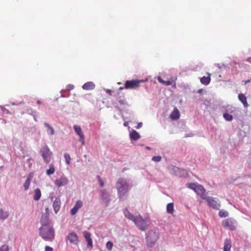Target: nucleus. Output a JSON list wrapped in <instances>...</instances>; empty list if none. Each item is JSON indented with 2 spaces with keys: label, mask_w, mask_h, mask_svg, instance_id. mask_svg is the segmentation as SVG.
Instances as JSON below:
<instances>
[{
  "label": "nucleus",
  "mask_w": 251,
  "mask_h": 251,
  "mask_svg": "<svg viewBox=\"0 0 251 251\" xmlns=\"http://www.w3.org/2000/svg\"><path fill=\"white\" fill-rule=\"evenodd\" d=\"M222 225L225 228L234 230L236 229L237 222L233 218H229L223 221Z\"/></svg>",
  "instance_id": "6"
},
{
  "label": "nucleus",
  "mask_w": 251,
  "mask_h": 251,
  "mask_svg": "<svg viewBox=\"0 0 251 251\" xmlns=\"http://www.w3.org/2000/svg\"><path fill=\"white\" fill-rule=\"evenodd\" d=\"M203 91V90L202 89H200L198 90V93H201Z\"/></svg>",
  "instance_id": "44"
},
{
  "label": "nucleus",
  "mask_w": 251,
  "mask_h": 251,
  "mask_svg": "<svg viewBox=\"0 0 251 251\" xmlns=\"http://www.w3.org/2000/svg\"><path fill=\"white\" fill-rule=\"evenodd\" d=\"M60 204L61 201L60 199L58 198H56L53 203V209L56 214L58 212V211L60 209Z\"/></svg>",
  "instance_id": "17"
},
{
  "label": "nucleus",
  "mask_w": 251,
  "mask_h": 251,
  "mask_svg": "<svg viewBox=\"0 0 251 251\" xmlns=\"http://www.w3.org/2000/svg\"><path fill=\"white\" fill-rule=\"evenodd\" d=\"M134 223L142 231H145L150 226V222L143 219L141 216L136 217Z\"/></svg>",
  "instance_id": "5"
},
{
  "label": "nucleus",
  "mask_w": 251,
  "mask_h": 251,
  "mask_svg": "<svg viewBox=\"0 0 251 251\" xmlns=\"http://www.w3.org/2000/svg\"><path fill=\"white\" fill-rule=\"evenodd\" d=\"M180 114L178 110L176 108H175L173 112L170 115V118L172 120H176L179 119Z\"/></svg>",
  "instance_id": "19"
},
{
  "label": "nucleus",
  "mask_w": 251,
  "mask_h": 251,
  "mask_svg": "<svg viewBox=\"0 0 251 251\" xmlns=\"http://www.w3.org/2000/svg\"><path fill=\"white\" fill-rule=\"evenodd\" d=\"M97 177L98 179V181L99 182V184L100 187H102L104 186V182L101 179V177L99 176H97Z\"/></svg>",
  "instance_id": "38"
},
{
  "label": "nucleus",
  "mask_w": 251,
  "mask_h": 251,
  "mask_svg": "<svg viewBox=\"0 0 251 251\" xmlns=\"http://www.w3.org/2000/svg\"><path fill=\"white\" fill-rule=\"evenodd\" d=\"M83 206V202L80 200H78L75 202L74 206L71 210L72 215H75L76 214L78 210Z\"/></svg>",
  "instance_id": "14"
},
{
  "label": "nucleus",
  "mask_w": 251,
  "mask_h": 251,
  "mask_svg": "<svg viewBox=\"0 0 251 251\" xmlns=\"http://www.w3.org/2000/svg\"><path fill=\"white\" fill-rule=\"evenodd\" d=\"M204 200L206 201L210 207L216 209H219L220 208V204L214 198L206 196V198Z\"/></svg>",
  "instance_id": "9"
},
{
  "label": "nucleus",
  "mask_w": 251,
  "mask_h": 251,
  "mask_svg": "<svg viewBox=\"0 0 251 251\" xmlns=\"http://www.w3.org/2000/svg\"><path fill=\"white\" fill-rule=\"evenodd\" d=\"M44 125L48 128V130L50 131V135H52L54 134V131L52 127H51L48 123H45Z\"/></svg>",
  "instance_id": "30"
},
{
  "label": "nucleus",
  "mask_w": 251,
  "mask_h": 251,
  "mask_svg": "<svg viewBox=\"0 0 251 251\" xmlns=\"http://www.w3.org/2000/svg\"><path fill=\"white\" fill-rule=\"evenodd\" d=\"M113 244L112 242L108 241L106 243V247L108 250L111 251L113 248Z\"/></svg>",
  "instance_id": "34"
},
{
  "label": "nucleus",
  "mask_w": 251,
  "mask_h": 251,
  "mask_svg": "<svg viewBox=\"0 0 251 251\" xmlns=\"http://www.w3.org/2000/svg\"><path fill=\"white\" fill-rule=\"evenodd\" d=\"M41 226L39 228V234L45 240L52 241L55 237V231L50 225V222L42 221L40 222Z\"/></svg>",
  "instance_id": "1"
},
{
  "label": "nucleus",
  "mask_w": 251,
  "mask_h": 251,
  "mask_svg": "<svg viewBox=\"0 0 251 251\" xmlns=\"http://www.w3.org/2000/svg\"><path fill=\"white\" fill-rule=\"evenodd\" d=\"M219 216L220 217H226L228 216V213L226 211L221 210L219 212Z\"/></svg>",
  "instance_id": "32"
},
{
  "label": "nucleus",
  "mask_w": 251,
  "mask_h": 251,
  "mask_svg": "<svg viewBox=\"0 0 251 251\" xmlns=\"http://www.w3.org/2000/svg\"><path fill=\"white\" fill-rule=\"evenodd\" d=\"M74 128L75 132L79 137V140L81 141L82 145H85L84 136L82 132L81 127L79 126L75 125Z\"/></svg>",
  "instance_id": "13"
},
{
  "label": "nucleus",
  "mask_w": 251,
  "mask_h": 251,
  "mask_svg": "<svg viewBox=\"0 0 251 251\" xmlns=\"http://www.w3.org/2000/svg\"><path fill=\"white\" fill-rule=\"evenodd\" d=\"M116 188L120 199L123 198L127 194L129 189V184L126 180L123 178L118 179L116 183Z\"/></svg>",
  "instance_id": "2"
},
{
  "label": "nucleus",
  "mask_w": 251,
  "mask_h": 251,
  "mask_svg": "<svg viewBox=\"0 0 251 251\" xmlns=\"http://www.w3.org/2000/svg\"><path fill=\"white\" fill-rule=\"evenodd\" d=\"M37 102L38 104H40V101L39 100H38Z\"/></svg>",
  "instance_id": "48"
},
{
  "label": "nucleus",
  "mask_w": 251,
  "mask_h": 251,
  "mask_svg": "<svg viewBox=\"0 0 251 251\" xmlns=\"http://www.w3.org/2000/svg\"><path fill=\"white\" fill-rule=\"evenodd\" d=\"M186 185L188 188L193 190L200 196L202 199L204 200L206 198V190L202 185L193 183H187Z\"/></svg>",
  "instance_id": "4"
},
{
  "label": "nucleus",
  "mask_w": 251,
  "mask_h": 251,
  "mask_svg": "<svg viewBox=\"0 0 251 251\" xmlns=\"http://www.w3.org/2000/svg\"><path fill=\"white\" fill-rule=\"evenodd\" d=\"M64 158L65 159L66 163L68 165H69L70 164L71 159L70 155L67 153H65L64 154Z\"/></svg>",
  "instance_id": "33"
},
{
  "label": "nucleus",
  "mask_w": 251,
  "mask_h": 251,
  "mask_svg": "<svg viewBox=\"0 0 251 251\" xmlns=\"http://www.w3.org/2000/svg\"><path fill=\"white\" fill-rule=\"evenodd\" d=\"M45 251H53V249L49 246H46L45 247Z\"/></svg>",
  "instance_id": "40"
},
{
  "label": "nucleus",
  "mask_w": 251,
  "mask_h": 251,
  "mask_svg": "<svg viewBox=\"0 0 251 251\" xmlns=\"http://www.w3.org/2000/svg\"><path fill=\"white\" fill-rule=\"evenodd\" d=\"M9 216L8 212L5 211L3 210L2 209H0V219L4 220L8 218Z\"/></svg>",
  "instance_id": "28"
},
{
  "label": "nucleus",
  "mask_w": 251,
  "mask_h": 251,
  "mask_svg": "<svg viewBox=\"0 0 251 251\" xmlns=\"http://www.w3.org/2000/svg\"><path fill=\"white\" fill-rule=\"evenodd\" d=\"M67 239L69 241L70 244L72 245H77L79 242L77 235L74 232H71L68 234Z\"/></svg>",
  "instance_id": "10"
},
{
  "label": "nucleus",
  "mask_w": 251,
  "mask_h": 251,
  "mask_svg": "<svg viewBox=\"0 0 251 251\" xmlns=\"http://www.w3.org/2000/svg\"><path fill=\"white\" fill-rule=\"evenodd\" d=\"M251 81L250 80H246L245 81V84H247L248 83L250 82Z\"/></svg>",
  "instance_id": "43"
},
{
  "label": "nucleus",
  "mask_w": 251,
  "mask_h": 251,
  "mask_svg": "<svg viewBox=\"0 0 251 251\" xmlns=\"http://www.w3.org/2000/svg\"><path fill=\"white\" fill-rule=\"evenodd\" d=\"M41 196V192L39 188H37L34 190L33 199L35 201L39 200Z\"/></svg>",
  "instance_id": "25"
},
{
  "label": "nucleus",
  "mask_w": 251,
  "mask_h": 251,
  "mask_svg": "<svg viewBox=\"0 0 251 251\" xmlns=\"http://www.w3.org/2000/svg\"><path fill=\"white\" fill-rule=\"evenodd\" d=\"M143 82L142 80H127L125 83V88L127 89H132L138 88L140 83Z\"/></svg>",
  "instance_id": "8"
},
{
  "label": "nucleus",
  "mask_w": 251,
  "mask_h": 251,
  "mask_svg": "<svg viewBox=\"0 0 251 251\" xmlns=\"http://www.w3.org/2000/svg\"><path fill=\"white\" fill-rule=\"evenodd\" d=\"M174 169H175V170H179V168H177V167H175Z\"/></svg>",
  "instance_id": "46"
},
{
  "label": "nucleus",
  "mask_w": 251,
  "mask_h": 251,
  "mask_svg": "<svg viewBox=\"0 0 251 251\" xmlns=\"http://www.w3.org/2000/svg\"><path fill=\"white\" fill-rule=\"evenodd\" d=\"M68 183V178L65 176H62L58 179H56L54 180V184L58 187H60L67 185Z\"/></svg>",
  "instance_id": "12"
},
{
  "label": "nucleus",
  "mask_w": 251,
  "mask_h": 251,
  "mask_svg": "<svg viewBox=\"0 0 251 251\" xmlns=\"http://www.w3.org/2000/svg\"><path fill=\"white\" fill-rule=\"evenodd\" d=\"M159 238L158 230H150L146 234L147 245L149 247L152 248Z\"/></svg>",
  "instance_id": "3"
},
{
  "label": "nucleus",
  "mask_w": 251,
  "mask_h": 251,
  "mask_svg": "<svg viewBox=\"0 0 251 251\" xmlns=\"http://www.w3.org/2000/svg\"><path fill=\"white\" fill-rule=\"evenodd\" d=\"M124 126H128V124H127V123L125 122V123L124 124Z\"/></svg>",
  "instance_id": "45"
},
{
  "label": "nucleus",
  "mask_w": 251,
  "mask_h": 251,
  "mask_svg": "<svg viewBox=\"0 0 251 251\" xmlns=\"http://www.w3.org/2000/svg\"><path fill=\"white\" fill-rule=\"evenodd\" d=\"M83 235L88 243V245L91 247H92L93 245V241L92 239L91 238V234L90 232L87 231H84L83 232Z\"/></svg>",
  "instance_id": "16"
},
{
  "label": "nucleus",
  "mask_w": 251,
  "mask_h": 251,
  "mask_svg": "<svg viewBox=\"0 0 251 251\" xmlns=\"http://www.w3.org/2000/svg\"><path fill=\"white\" fill-rule=\"evenodd\" d=\"M238 99L243 104L245 107L248 106V104L247 101V98L243 94H240L238 95Z\"/></svg>",
  "instance_id": "22"
},
{
  "label": "nucleus",
  "mask_w": 251,
  "mask_h": 251,
  "mask_svg": "<svg viewBox=\"0 0 251 251\" xmlns=\"http://www.w3.org/2000/svg\"><path fill=\"white\" fill-rule=\"evenodd\" d=\"M147 149H148V150H151V148H150V147H147Z\"/></svg>",
  "instance_id": "49"
},
{
  "label": "nucleus",
  "mask_w": 251,
  "mask_h": 251,
  "mask_svg": "<svg viewBox=\"0 0 251 251\" xmlns=\"http://www.w3.org/2000/svg\"><path fill=\"white\" fill-rule=\"evenodd\" d=\"M231 248V240L229 239H226L224 242V251H230Z\"/></svg>",
  "instance_id": "20"
},
{
  "label": "nucleus",
  "mask_w": 251,
  "mask_h": 251,
  "mask_svg": "<svg viewBox=\"0 0 251 251\" xmlns=\"http://www.w3.org/2000/svg\"><path fill=\"white\" fill-rule=\"evenodd\" d=\"M177 79V77L176 76H172L171 77L170 80L168 81H165L160 76L157 77L158 81L166 86H169L172 84H174V86H176V82Z\"/></svg>",
  "instance_id": "11"
},
{
  "label": "nucleus",
  "mask_w": 251,
  "mask_h": 251,
  "mask_svg": "<svg viewBox=\"0 0 251 251\" xmlns=\"http://www.w3.org/2000/svg\"><path fill=\"white\" fill-rule=\"evenodd\" d=\"M124 88H125V87H120L119 89H120V90H122V89H124Z\"/></svg>",
  "instance_id": "47"
},
{
  "label": "nucleus",
  "mask_w": 251,
  "mask_h": 251,
  "mask_svg": "<svg viewBox=\"0 0 251 251\" xmlns=\"http://www.w3.org/2000/svg\"><path fill=\"white\" fill-rule=\"evenodd\" d=\"M74 88V86L73 85H68L67 86V90L70 91L73 90Z\"/></svg>",
  "instance_id": "39"
},
{
  "label": "nucleus",
  "mask_w": 251,
  "mask_h": 251,
  "mask_svg": "<svg viewBox=\"0 0 251 251\" xmlns=\"http://www.w3.org/2000/svg\"><path fill=\"white\" fill-rule=\"evenodd\" d=\"M166 210L167 213L173 214L174 212V204L172 202L169 203L167 204Z\"/></svg>",
  "instance_id": "27"
},
{
  "label": "nucleus",
  "mask_w": 251,
  "mask_h": 251,
  "mask_svg": "<svg viewBox=\"0 0 251 251\" xmlns=\"http://www.w3.org/2000/svg\"><path fill=\"white\" fill-rule=\"evenodd\" d=\"M45 210H46L45 214L42 216L40 222H42V221L43 220V221H46L47 220V222H50L49 221V214H50L49 209L48 207H47Z\"/></svg>",
  "instance_id": "26"
},
{
  "label": "nucleus",
  "mask_w": 251,
  "mask_h": 251,
  "mask_svg": "<svg viewBox=\"0 0 251 251\" xmlns=\"http://www.w3.org/2000/svg\"><path fill=\"white\" fill-rule=\"evenodd\" d=\"M95 88V84L92 81L87 82L83 84L82 88L85 90H91Z\"/></svg>",
  "instance_id": "18"
},
{
  "label": "nucleus",
  "mask_w": 251,
  "mask_h": 251,
  "mask_svg": "<svg viewBox=\"0 0 251 251\" xmlns=\"http://www.w3.org/2000/svg\"><path fill=\"white\" fill-rule=\"evenodd\" d=\"M54 172L55 169L53 165L52 164H50L49 169H47L46 171L47 175L50 176L54 174Z\"/></svg>",
  "instance_id": "29"
},
{
  "label": "nucleus",
  "mask_w": 251,
  "mask_h": 251,
  "mask_svg": "<svg viewBox=\"0 0 251 251\" xmlns=\"http://www.w3.org/2000/svg\"><path fill=\"white\" fill-rule=\"evenodd\" d=\"M33 177V173L32 172L30 173L28 175L27 178L24 184V187L25 190H27L28 189L30 186V181L32 180Z\"/></svg>",
  "instance_id": "15"
},
{
  "label": "nucleus",
  "mask_w": 251,
  "mask_h": 251,
  "mask_svg": "<svg viewBox=\"0 0 251 251\" xmlns=\"http://www.w3.org/2000/svg\"><path fill=\"white\" fill-rule=\"evenodd\" d=\"M223 117L225 118V119L227 121H231L233 119L232 116L227 113H224L223 115Z\"/></svg>",
  "instance_id": "31"
},
{
  "label": "nucleus",
  "mask_w": 251,
  "mask_h": 251,
  "mask_svg": "<svg viewBox=\"0 0 251 251\" xmlns=\"http://www.w3.org/2000/svg\"><path fill=\"white\" fill-rule=\"evenodd\" d=\"M40 153L45 162L49 163L51 159L52 152L50 150L47 146L43 147Z\"/></svg>",
  "instance_id": "7"
},
{
  "label": "nucleus",
  "mask_w": 251,
  "mask_h": 251,
  "mask_svg": "<svg viewBox=\"0 0 251 251\" xmlns=\"http://www.w3.org/2000/svg\"><path fill=\"white\" fill-rule=\"evenodd\" d=\"M142 126V123H139L136 127V128L138 129V128H140V127H141Z\"/></svg>",
  "instance_id": "42"
},
{
  "label": "nucleus",
  "mask_w": 251,
  "mask_h": 251,
  "mask_svg": "<svg viewBox=\"0 0 251 251\" xmlns=\"http://www.w3.org/2000/svg\"><path fill=\"white\" fill-rule=\"evenodd\" d=\"M211 80L210 74L208 73L207 76H203L201 78V82L205 85H207L209 84Z\"/></svg>",
  "instance_id": "21"
},
{
  "label": "nucleus",
  "mask_w": 251,
  "mask_h": 251,
  "mask_svg": "<svg viewBox=\"0 0 251 251\" xmlns=\"http://www.w3.org/2000/svg\"><path fill=\"white\" fill-rule=\"evenodd\" d=\"M119 102L121 105H126L127 104L126 101L124 98H121L120 97Z\"/></svg>",
  "instance_id": "35"
},
{
  "label": "nucleus",
  "mask_w": 251,
  "mask_h": 251,
  "mask_svg": "<svg viewBox=\"0 0 251 251\" xmlns=\"http://www.w3.org/2000/svg\"><path fill=\"white\" fill-rule=\"evenodd\" d=\"M140 137V136L139 134L135 130H133L130 133V138L131 140H137L139 139Z\"/></svg>",
  "instance_id": "23"
},
{
  "label": "nucleus",
  "mask_w": 251,
  "mask_h": 251,
  "mask_svg": "<svg viewBox=\"0 0 251 251\" xmlns=\"http://www.w3.org/2000/svg\"><path fill=\"white\" fill-rule=\"evenodd\" d=\"M0 251H9V247L6 245H3L0 248Z\"/></svg>",
  "instance_id": "37"
},
{
  "label": "nucleus",
  "mask_w": 251,
  "mask_h": 251,
  "mask_svg": "<svg viewBox=\"0 0 251 251\" xmlns=\"http://www.w3.org/2000/svg\"><path fill=\"white\" fill-rule=\"evenodd\" d=\"M124 213L125 216L128 218V219L134 221L136 217H135L133 215L129 212V211L127 209H125L124 211Z\"/></svg>",
  "instance_id": "24"
},
{
  "label": "nucleus",
  "mask_w": 251,
  "mask_h": 251,
  "mask_svg": "<svg viewBox=\"0 0 251 251\" xmlns=\"http://www.w3.org/2000/svg\"><path fill=\"white\" fill-rule=\"evenodd\" d=\"M161 160V157L160 156H154L152 158V160L155 162H159Z\"/></svg>",
  "instance_id": "36"
},
{
  "label": "nucleus",
  "mask_w": 251,
  "mask_h": 251,
  "mask_svg": "<svg viewBox=\"0 0 251 251\" xmlns=\"http://www.w3.org/2000/svg\"><path fill=\"white\" fill-rule=\"evenodd\" d=\"M106 93L110 95H112V91L110 89H106L105 90Z\"/></svg>",
  "instance_id": "41"
}]
</instances>
